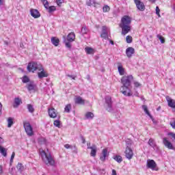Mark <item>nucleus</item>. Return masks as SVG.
<instances>
[{"label":"nucleus","instance_id":"nucleus-48","mask_svg":"<svg viewBox=\"0 0 175 175\" xmlns=\"http://www.w3.org/2000/svg\"><path fill=\"white\" fill-rule=\"evenodd\" d=\"M161 12V10H159V7H156V14H157L158 17H161V14L159 12Z\"/></svg>","mask_w":175,"mask_h":175},{"label":"nucleus","instance_id":"nucleus-29","mask_svg":"<svg viewBox=\"0 0 175 175\" xmlns=\"http://www.w3.org/2000/svg\"><path fill=\"white\" fill-rule=\"evenodd\" d=\"M20 103H21V99L16 98L14 101V107H18V106H20Z\"/></svg>","mask_w":175,"mask_h":175},{"label":"nucleus","instance_id":"nucleus-37","mask_svg":"<svg viewBox=\"0 0 175 175\" xmlns=\"http://www.w3.org/2000/svg\"><path fill=\"white\" fill-rule=\"evenodd\" d=\"M41 3H42L46 10L50 7L49 6V1L47 0H41Z\"/></svg>","mask_w":175,"mask_h":175},{"label":"nucleus","instance_id":"nucleus-40","mask_svg":"<svg viewBox=\"0 0 175 175\" xmlns=\"http://www.w3.org/2000/svg\"><path fill=\"white\" fill-rule=\"evenodd\" d=\"M27 109L29 113H33V111H35V109L33 108V106H32V105L31 104L27 105Z\"/></svg>","mask_w":175,"mask_h":175},{"label":"nucleus","instance_id":"nucleus-17","mask_svg":"<svg viewBox=\"0 0 175 175\" xmlns=\"http://www.w3.org/2000/svg\"><path fill=\"white\" fill-rule=\"evenodd\" d=\"M75 103H76V105H85V100L83 99L81 96H77L75 98Z\"/></svg>","mask_w":175,"mask_h":175},{"label":"nucleus","instance_id":"nucleus-25","mask_svg":"<svg viewBox=\"0 0 175 175\" xmlns=\"http://www.w3.org/2000/svg\"><path fill=\"white\" fill-rule=\"evenodd\" d=\"M0 154L3 155V157H7L8 156V149L0 146Z\"/></svg>","mask_w":175,"mask_h":175},{"label":"nucleus","instance_id":"nucleus-4","mask_svg":"<svg viewBox=\"0 0 175 175\" xmlns=\"http://www.w3.org/2000/svg\"><path fill=\"white\" fill-rule=\"evenodd\" d=\"M43 69V66L42 64H38V63L35 62H29L27 65V70L28 72H35V70H42Z\"/></svg>","mask_w":175,"mask_h":175},{"label":"nucleus","instance_id":"nucleus-24","mask_svg":"<svg viewBox=\"0 0 175 175\" xmlns=\"http://www.w3.org/2000/svg\"><path fill=\"white\" fill-rule=\"evenodd\" d=\"M42 71L40 72H38V77L39 79H43V77H47L49 76V74L46 73V72H44V70L42 69L41 70Z\"/></svg>","mask_w":175,"mask_h":175},{"label":"nucleus","instance_id":"nucleus-11","mask_svg":"<svg viewBox=\"0 0 175 175\" xmlns=\"http://www.w3.org/2000/svg\"><path fill=\"white\" fill-rule=\"evenodd\" d=\"M100 38L103 39H109V33H107V27L106 26H103L102 33L100 34Z\"/></svg>","mask_w":175,"mask_h":175},{"label":"nucleus","instance_id":"nucleus-27","mask_svg":"<svg viewBox=\"0 0 175 175\" xmlns=\"http://www.w3.org/2000/svg\"><path fill=\"white\" fill-rule=\"evenodd\" d=\"M118 70L119 75H120V76H124V75H125V69L124 68H122V66L121 65L118 66Z\"/></svg>","mask_w":175,"mask_h":175},{"label":"nucleus","instance_id":"nucleus-20","mask_svg":"<svg viewBox=\"0 0 175 175\" xmlns=\"http://www.w3.org/2000/svg\"><path fill=\"white\" fill-rule=\"evenodd\" d=\"M75 39H76V35L75 33L71 32L67 36L66 40H68V42H75Z\"/></svg>","mask_w":175,"mask_h":175},{"label":"nucleus","instance_id":"nucleus-52","mask_svg":"<svg viewBox=\"0 0 175 175\" xmlns=\"http://www.w3.org/2000/svg\"><path fill=\"white\" fill-rule=\"evenodd\" d=\"M14 155H15V153L12 152V154L11 156V159H10V163H13V159H14Z\"/></svg>","mask_w":175,"mask_h":175},{"label":"nucleus","instance_id":"nucleus-38","mask_svg":"<svg viewBox=\"0 0 175 175\" xmlns=\"http://www.w3.org/2000/svg\"><path fill=\"white\" fill-rule=\"evenodd\" d=\"M39 144H46V138L40 137L38 138Z\"/></svg>","mask_w":175,"mask_h":175},{"label":"nucleus","instance_id":"nucleus-60","mask_svg":"<svg viewBox=\"0 0 175 175\" xmlns=\"http://www.w3.org/2000/svg\"><path fill=\"white\" fill-rule=\"evenodd\" d=\"M109 42H110L111 44H114V42L113 40H110Z\"/></svg>","mask_w":175,"mask_h":175},{"label":"nucleus","instance_id":"nucleus-22","mask_svg":"<svg viewBox=\"0 0 175 175\" xmlns=\"http://www.w3.org/2000/svg\"><path fill=\"white\" fill-rule=\"evenodd\" d=\"M51 42L53 46H55V47L58 46L59 44V39L55 38V37H52L51 39Z\"/></svg>","mask_w":175,"mask_h":175},{"label":"nucleus","instance_id":"nucleus-64","mask_svg":"<svg viewBox=\"0 0 175 175\" xmlns=\"http://www.w3.org/2000/svg\"><path fill=\"white\" fill-rule=\"evenodd\" d=\"M139 95V93H136L135 96H137Z\"/></svg>","mask_w":175,"mask_h":175},{"label":"nucleus","instance_id":"nucleus-51","mask_svg":"<svg viewBox=\"0 0 175 175\" xmlns=\"http://www.w3.org/2000/svg\"><path fill=\"white\" fill-rule=\"evenodd\" d=\"M170 125L173 128V129H175V120H174L173 122H170Z\"/></svg>","mask_w":175,"mask_h":175},{"label":"nucleus","instance_id":"nucleus-62","mask_svg":"<svg viewBox=\"0 0 175 175\" xmlns=\"http://www.w3.org/2000/svg\"><path fill=\"white\" fill-rule=\"evenodd\" d=\"M150 2H152V3H154L155 0H149Z\"/></svg>","mask_w":175,"mask_h":175},{"label":"nucleus","instance_id":"nucleus-7","mask_svg":"<svg viewBox=\"0 0 175 175\" xmlns=\"http://www.w3.org/2000/svg\"><path fill=\"white\" fill-rule=\"evenodd\" d=\"M163 144H164L165 147L168 148V150H174L175 151V148L173 146V144H172V142L167 139V137L163 138Z\"/></svg>","mask_w":175,"mask_h":175},{"label":"nucleus","instance_id":"nucleus-2","mask_svg":"<svg viewBox=\"0 0 175 175\" xmlns=\"http://www.w3.org/2000/svg\"><path fill=\"white\" fill-rule=\"evenodd\" d=\"M131 23H132V18L129 16H124L122 18L120 25L122 28V35H126L131 31Z\"/></svg>","mask_w":175,"mask_h":175},{"label":"nucleus","instance_id":"nucleus-42","mask_svg":"<svg viewBox=\"0 0 175 175\" xmlns=\"http://www.w3.org/2000/svg\"><path fill=\"white\" fill-rule=\"evenodd\" d=\"M167 136H169L170 139H171V140H175V133H167Z\"/></svg>","mask_w":175,"mask_h":175},{"label":"nucleus","instance_id":"nucleus-34","mask_svg":"<svg viewBox=\"0 0 175 175\" xmlns=\"http://www.w3.org/2000/svg\"><path fill=\"white\" fill-rule=\"evenodd\" d=\"M142 109L146 114H147V116L151 117V113H150V111H148V108L147 107V105H142Z\"/></svg>","mask_w":175,"mask_h":175},{"label":"nucleus","instance_id":"nucleus-35","mask_svg":"<svg viewBox=\"0 0 175 175\" xmlns=\"http://www.w3.org/2000/svg\"><path fill=\"white\" fill-rule=\"evenodd\" d=\"M16 169L18 170V172H23L24 170V165H23V163H18L16 165Z\"/></svg>","mask_w":175,"mask_h":175},{"label":"nucleus","instance_id":"nucleus-55","mask_svg":"<svg viewBox=\"0 0 175 175\" xmlns=\"http://www.w3.org/2000/svg\"><path fill=\"white\" fill-rule=\"evenodd\" d=\"M81 139L82 140L83 144H85V138H84V137L81 136Z\"/></svg>","mask_w":175,"mask_h":175},{"label":"nucleus","instance_id":"nucleus-44","mask_svg":"<svg viewBox=\"0 0 175 175\" xmlns=\"http://www.w3.org/2000/svg\"><path fill=\"white\" fill-rule=\"evenodd\" d=\"M53 124L55 126H57V128H59L61 126V121L56 120L54 121Z\"/></svg>","mask_w":175,"mask_h":175},{"label":"nucleus","instance_id":"nucleus-28","mask_svg":"<svg viewBox=\"0 0 175 175\" xmlns=\"http://www.w3.org/2000/svg\"><path fill=\"white\" fill-rule=\"evenodd\" d=\"M88 6H92L94 5V8H96L99 3H96L95 0H90L89 1L87 2Z\"/></svg>","mask_w":175,"mask_h":175},{"label":"nucleus","instance_id":"nucleus-39","mask_svg":"<svg viewBox=\"0 0 175 175\" xmlns=\"http://www.w3.org/2000/svg\"><path fill=\"white\" fill-rule=\"evenodd\" d=\"M13 118H8V128H12V125H13Z\"/></svg>","mask_w":175,"mask_h":175},{"label":"nucleus","instance_id":"nucleus-54","mask_svg":"<svg viewBox=\"0 0 175 175\" xmlns=\"http://www.w3.org/2000/svg\"><path fill=\"white\" fill-rule=\"evenodd\" d=\"M64 147H65V148H67V149L72 148V146H70V145H69L68 144L64 145Z\"/></svg>","mask_w":175,"mask_h":175},{"label":"nucleus","instance_id":"nucleus-15","mask_svg":"<svg viewBox=\"0 0 175 175\" xmlns=\"http://www.w3.org/2000/svg\"><path fill=\"white\" fill-rule=\"evenodd\" d=\"M133 54H135V49L133 47L130 46L126 49V55L128 58H131Z\"/></svg>","mask_w":175,"mask_h":175},{"label":"nucleus","instance_id":"nucleus-43","mask_svg":"<svg viewBox=\"0 0 175 175\" xmlns=\"http://www.w3.org/2000/svg\"><path fill=\"white\" fill-rule=\"evenodd\" d=\"M103 12L104 13H107V12H110V7L109 5H105L103 8Z\"/></svg>","mask_w":175,"mask_h":175},{"label":"nucleus","instance_id":"nucleus-13","mask_svg":"<svg viewBox=\"0 0 175 175\" xmlns=\"http://www.w3.org/2000/svg\"><path fill=\"white\" fill-rule=\"evenodd\" d=\"M30 14L33 17V18H39L40 17V12L36 9H31Z\"/></svg>","mask_w":175,"mask_h":175},{"label":"nucleus","instance_id":"nucleus-50","mask_svg":"<svg viewBox=\"0 0 175 175\" xmlns=\"http://www.w3.org/2000/svg\"><path fill=\"white\" fill-rule=\"evenodd\" d=\"M56 3L57 6H61L62 5V0H56Z\"/></svg>","mask_w":175,"mask_h":175},{"label":"nucleus","instance_id":"nucleus-46","mask_svg":"<svg viewBox=\"0 0 175 175\" xmlns=\"http://www.w3.org/2000/svg\"><path fill=\"white\" fill-rule=\"evenodd\" d=\"M87 32H88V29H87V27H83L81 29V33H83V35L87 33Z\"/></svg>","mask_w":175,"mask_h":175},{"label":"nucleus","instance_id":"nucleus-10","mask_svg":"<svg viewBox=\"0 0 175 175\" xmlns=\"http://www.w3.org/2000/svg\"><path fill=\"white\" fill-rule=\"evenodd\" d=\"M165 98L168 103L169 107H171L175 111V100L170 98V96H167Z\"/></svg>","mask_w":175,"mask_h":175},{"label":"nucleus","instance_id":"nucleus-5","mask_svg":"<svg viewBox=\"0 0 175 175\" xmlns=\"http://www.w3.org/2000/svg\"><path fill=\"white\" fill-rule=\"evenodd\" d=\"M23 126L25 130V132L28 136L33 135V129L29 122H25L23 123Z\"/></svg>","mask_w":175,"mask_h":175},{"label":"nucleus","instance_id":"nucleus-16","mask_svg":"<svg viewBox=\"0 0 175 175\" xmlns=\"http://www.w3.org/2000/svg\"><path fill=\"white\" fill-rule=\"evenodd\" d=\"M89 150H91L90 152V156L91 157H96V151H97V148L96 145H92V146H88V148Z\"/></svg>","mask_w":175,"mask_h":175},{"label":"nucleus","instance_id":"nucleus-14","mask_svg":"<svg viewBox=\"0 0 175 175\" xmlns=\"http://www.w3.org/2000/svg\"><path fill=\"white\" fill-rule=\"evenodd\" d=\"M125 154L127 159H132L133 157V150H132V148H126Z\"/></svg>","mask_w":175,"mask_h":175},{"label":"nucleus","instance_id":"nucleus-6","mask_svg":"<svg viewBox=\"0 0 175 175\" xmlns=\"http://www.w3.org/2000/svg\"><path fill=\"white\" fill-rule=\"evenodd\" d=\"M134 3L137 6V9L140 12H144L146 10V5H144V3L140 0H134Z\"/></svg>","mask_w":175,"mask_h":175},{"label":"nucleus","instance_id":"nucleus-8","mask_svg":"<svg viewBox=\"0 0 175 175\" xmlns=\"http://www.w3.org/2000/svg\"><path fill=\"white\" fill-rule=\"evenodd\" d=\"M105 103L107 105V111H111V110H113V105L111 103V97H110V96H105Z\"/></svg>","mask_w":175,"mask_h":175},{"label":"nucleus","instance_id":"nucleus-45","mask_svg":"<svg viewBox=\"0 0 175 175\" xmlns=\"http://www.w3.org/2000/svg\"><path fill=\"white\" fill-rule=\"evenodd\" d=\"M23 83H29V78L27 76H24L22 79Z\"/></svg>","mask_w":175,"mask_h":175},{"label":"nucleus","instance_id":"nucleus-23","mask_svg":"<svg viewBox=\"0 0 175 175\" xmlns=\"http://www.w3.org/2000/svg\"><path fill=\"white\" fill-rule=\"evenodd\" d=\"M85 51L86 53V54H94L95 53V50L90 46H86L85 48Z\"/></svg>","mask_w":175,"mask_h":175},{"label":"nucleus","instance_id":"nucleus-49","mask_svg":"<svg viewBox=\"0 0 175 175\" xmlns=\"http://www.w3.org/2000/svg\"><path fill=\"white\" fill-rule=\"evenodd\" d=\"M134 86L135 87V88H139V87L142 86V84H140V83H139L137 81H135Z\"/></svg>","mask_w":175,"mask_h":175},{"label":"nucleus","instance_id":"nucleus-12","mask_svg":"<svg viewBox=\"0 0 175 175\" xmlns=\"http://www.w3.org/2000/svg\"><path fill=\"white\" fill-rule=\"evenodd\" d=\"M109 156V152H107V149L105 148L101 152V155L100 157V160L102 162H105L106 161V157Z\"/></svg>","mask_w":175,"mask_h":175},{"label":"nucleus","instance_id":"nucleus-36","mask_svg":"<svg viewBox=\"0 0 175 175\" xmlns=\"http://www.w3.org/2000/svg\"><path fill=\"white\" fill-rule=\"evenodd\" d=\"M70 110H72V105L70 104L66 105L64 108V111L66 113H70Z\"/></svg>","mask_w":175,"mask_h":175},{"label":"nucleus","instance_id":"nucleus-57","mask_svg":"<svg viewBox=\"0 0 175 175\" xmlns=\"http://www.w3.org/2000/svg\"><path fill=\"white\" fill-rule=\"evenodd\" d=\"M2 114V103H0V116Z\"/></svg>","mask_w":175,"mask_h":175},{"label":"nucleus","instance_id":"nucleus-18","mask_svg":"<svg viewBox=\"0 0 175 175\" xmlns=\"http://www.w3.org/2000/svg\"><path fill=\"white\" fill-rule=\"evenodd\" d=\"M49 116L51 118H55L57 117V112L55 111V109H49L48 110Z\"/></svg>","mask_w":175,"mask_h":175},{"label":"nucleus","instance_id":"nucleus-32","mask_svg":"<svg viewBox=\"0 0 175 175\" xmlns=\"http://www.w3.org/2000/svg\"><path fill=\"white\" fill-rule=\"evenodd\" d=\"M94 115L92 112H88L85 114V118L88 120H92V118H94Z\"/></svg>","mask_w":175,"mask_h":175},{"label":"nucleus","instance_id":"nucleus-59","mask_svg":"<svg viewBox=\"0 0 175 175\" xmlns=\"http://www.w3.org/2000/svg\"><path fill=\"white\" fill-rule=\"evenodd\" d=\"M3 143V139L0 137V144Z\"/></svg>","mask_w":175,"mask_h":175},{"label":"nucleus","instance_id":"nucleus-3","mask_svg":"<svg viewBox=\"0 0 175 175\" xmlns=\"http://www.w3.org/2000/svg\"><path fill=\"white\" fill-rule=\"evenodd\" d=\"M40 155L42 157V161L46 163V165H50L51 166H54L55 161L51 154L46 153L44 150H40Z\"/></svg>","mask_w":175,"mask_h":175},{"label":"nucleus","instance_id":"nucleus-9","mask_svg":"<svg viewBox=\"0 0 175 175\" xmlns=\"http://www.w3.org/2000/svg\"><path fill=\"white\" fill-rule=\"evenodd\" d=\"M146 166L148 169L155 170V167H157V163H155V161L154 160L148 159L146 162Z\"/></svg>","mask_w":175,"mask_h":175},{"label":"nucleus","instance_id":"nucleus-30","mask_svg":"<svg viewBox=\"0 0 175 175\" xmlns=\"http://www.w3.org/2000/svg\"><path fill=\"white\" fill-rule=\"evenodd\" d=\"M148 144L152 148H155V147H157V144L155 143V141H154V139H152L151 138L148 141Z\"/></svg>","mask_w":175,"mask_h":175},{"label":"nucleus","instance_id":"nucleus-26","mask_svg":"<svg viewBox=\"0 0 175 175\" xmlns=\"http://www.w3.org/2000/svg\"><path fill=\"white\" fill-rule=\"evenodd\" d=\"M133 146V141L131 139H126V148H131Z\"/></svg>","mask_w":175,"mask_h":175},{"label":"nucleus","instance_id":"nucleus-47","mask_svg":"<svg viewBox=\"0 0 175 175\" xmlns=\"http://www.w3.org/2000/svg\"><path fill=\"white\" fill-rule=\"evenodd\" d=\"M126 43H132V36H127L126 37Z\"/></svg>","mask_w":175,"mask_h":175},{"label":"nucleus","instance_id":"nucleus-53","mask_svg":"<svg viewBox=\"0 0 175 175\" xmlns=\"http://www.w3.org/2000/svg\"><path fill=\"white\" fill-rule=\"evenodd\" d=\"M67 76H68V77H70L71 79H72V80H76L75 76L70 75H68Z\"/></svg>","mask_w":175,"mask_h":175},{"label":"nucleus","instance_id":"nucleus-33","mask_svg":"<svg viewBox=\"0 0 175 175\" xmlns=\"http://www.w3.org/2000/svg\"><path fill=\"white\" fill-rule=\"evenodd\" d=\"M46 10L49 13H53V12H55V10H57V8H55L54 5L49 6L46 8Z\"/></svg>","mask_w":175,"mask_h":175},{"label":"nucleus","instance_id":"nucleus-31","mask_svg":"<svg viewBox=\"0 0 175 175\" xmlns=\"http://www.w3.org/2000/svg\"><path fill=\"white\" fill-rule=\"evenodd\" d=\"M113 159L114 161H116L118 163H121V162H122V157H121L120 155H116L115 157H113Z\"/></svg>","mask_w":175,"mask_h":175},{"label":"nucleus","instance_id":"nucleus-1","mask_svg":"<svg viewBox=\"0 0 175 175\" xmlns=\"http://www.w3.org/2000/svg\"><path fill=\"white\" fill-rule=\"evenodd\" d=\"M121 83L122 86L120 88V92L124 95V96H132L133 94L131 92V84H132V80H133V76L125 75L121 78Z\"/></svg>","mask_w":175,"mask_h":175},{"label":"nucleus","instance_id":"nucleus-21","mask_svg":"<svg viewBox=\"0 0 175 175\" xmlns=\"http://www.w3.org/2000/svg\"><path fill=\"white\" fill-rule=\"evenodd\" d=\"M63 39H64V43L65 44L66 47L70 50L72 49V41H68L65 36H63Z\"/></svg>","mask_w":175,"mask_h":175},{"label":"nucleus","instance_id":"nucleus-63","mask_svg":"<svg viewBox=\"0 0 175 175\" xmlns=\"http://www.w3.org/2000/svg\"><path fill=\"white\" fill-rule=\"evenodd\" d=\"M161 109V107H159L158 108H157V111L158 110H160Z\"/></svg>","mask_w":175,"mask_h":175},{"label":"nucleus","instance_id":"nucleus-41","mask_svg":"<svg viewBox=\"0 0 175 175\" xmlns=\"http://www.w3.org/2000/svg\"><path fill=\"white\" fill-rule=\"evenodd\" d=\"M157 38H159V40H160L161 43H162V44L165 43V38H163V36H162L161 34H158L157 36Z\"/></svg>","mask_w":175,"mask_h":175},{"label":"nucleus","instance_id":"nucleus-58","mask_svg":"<svg viewBox=\"0 0 175 175\" xmlns=\"http://www.w3.org/2000/svg\"><path fill=\"white\" fill-rule=\"evenodd\" d=\"M3 173V168H2V166L0 165V174H2Z\"/></svg>","mask_w":175,"mask_h":175},{"label":"nucleus","instance_id":"nucleus-19","mask_svg":"<svg viewBox=\"0 0 175 175\" xmlns=\"http://www.w3.org/2000/svg\"><path fill=\"white\" fill-rule=\"evenodd\" d=\"M35 87H36V85H35V82L33 81H30L27 84V88L29 92L33 91L35 90Z\"/></svg>","mask_w":175,"mask_h":175},{"label":"nucleus","instance_id":"nucleus-61","mask_svg":"<svg viewBox=\"0 0 175 175\" xmlns=\"http://www.w3.org/2000/svg\"><path fill=\"white\" fill-rule=\"evenodd\" d=\"M87 146H88V147H91V144L90 143H88Z\"/></svg>","mask_w":175,"mask_h":175},{"label":"nucleus","instance_id":"nucleus-56","mask_svg":"<svg viewBox=\"0 0 175 175\" xmlns=\"http://www.w3.org/2000/svg\"><path fill=\"white\" fill-rule=\"evenodd\" d=\"M5 3V0H0V7Z\"/></svg>","mask_w":175,"mask_h":175}]
</instances>
